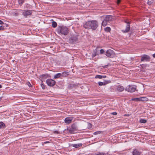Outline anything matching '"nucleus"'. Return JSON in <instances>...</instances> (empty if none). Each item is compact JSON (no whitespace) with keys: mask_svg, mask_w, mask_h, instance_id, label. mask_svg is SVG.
Segmentation results:
<instances>
[{"mask_svg":"<svg viewBox=\"0 0 155 155\" xmlns=\"http://www.w3.org/2000/svg\"><path fill=\"white\" fill-rule=\"evenodd\" d=\"M29 85H31V84H30V83H29Z\"/></svg>","mask_w":155,"mask_h":155,"instance_id":"nucleus-48","label":"nucleus"},{"mask_svg":"<svg viewBox=\"0 0 155 155\" xmlns=\"http://www.w3.org/2000/svg\"><path fill=\"white\" fill-rule=\"evenodd\" d=\"M102 133V131H96V132H94L93 133V134L94 135H97L98 134H101Z\"/></svg>","mask_w":155,"mask_h":155,"instance_id":"nucleus-27","label":"nucleus"},{"mask_svg":"<svg viewBox=\"0 0 155 155\" xmlns=\"http://www.w3.org/2000/svg\"><path fill=\"white\" fill-rule=\"evenodd\" d=\"M100 54H103L104 52V49H101L100 50Z\"/></svg>","mask_w":155,"mask_h":155,"instance_id":"nucleus-33","label":"nucleus"},{"mask_svg":"<svg viewBox=\"0 0 155 155\" xmlns=\"http://www.w3.org/2000/svg\"><path fill=\"white\" fill-rule=\"evenodd\" d=\"M112 19V16L110 15L106 16L102 22V25L104 26H105L107 25V23L111 21Z\"/></svg>","mask_w":155,"mask_h":155,"instance_id":"nucleus-3","label":"nucleus"},{"mask_svg":"<svg viewBox=\"0 0 155 155\" xmlns=\"http://www.w3.org/2000/svg\"><path fill=\"white\" fill-rule=\"evenodd\" d=\"M132 154L133 155H140V153L138 150L135 149L133 151Z\"/></svg>","mask_w":155,"mask_h":155,"instance_id":"nucleus-15","label":"nucleus"},{"mask_svg":"<svg viewBox=\"0 0 155 155\" xmlns=\"http://www.w3.org/2000/svg\"><path fill=\"white\" fill-rule=\"evenodd\" d=\"M43 87H44V86H43V87H42V88L44 89V88H43Z\"/></svg>","mask_w":155,"mask_h":155,"instance_id":"nucleus-51","label":"nucleus"},{"mask_svg":"<svg viewBox=\"0 0 155 155\" xmlns=\"http://www.w3.org/2000/svg\"><path fill=\"white\" fill-rule=\"evenodd\" d=\"M140 122L141 123H145L147 122V120L145 119H141L140 120Z\"/></svg>","mask_w":155,"mask_h":155,"instance_id":"nucleus-28","label":"nucleus"},{"mask_svg":"<svg viewBox=\"0 0 155 155\" xmlns=\"http://www.w3.org/2000/svg\"><path fill=\"white\" fill-rule=\"evenodd\" d=\"M57 31L59 34L66 35L69 33V29L66 26L63 25L60 26L58 27Z\"/></svg>","mask_w":155,"mask_h":155,"instance_id":"nucleus-2","label":"nucleus"},{"mask_svg":"<svg viewBox=\"0 0 155 155\" xmlns=\"http://www.w3.org/2000/svg\"><path fill=\"white\" fill-rule=\"evenodd\" d=\"M95 155H105V154L104 153L98 152V153Z\"/></svg>","mask_w":155,"mask_h":155,"instance_id":"nucleus-31","label":"nucleus"},{"mask_svg":"<svg viewBox=\"0 0 155 155\" xmlns=\"http://www.w3.org/2000/svg\"><path fill=\"white\" fill-rule=\"evenodd\" d=\"M48 75L47 74H42L41 76L42 77H45L46 78H47L48 77Z\"/></svg>","mask_w":155,"mask_h":155,"instance_id":"nucleus-30","label":"nucleus"},{"mask_svg":"<svg viewBox=\"0 0 155 155\" xmlns=\"http://www.w3.org/2000/svg\"><path fill=\"white\" fill-rule=\"evenodd\" d=\"M48 85L49 86L52 87L54 85L56 82L55 81L51 79H48L46 81Z\"/></svg>","mask_w":155,"mask_h":155,"instance_id":"nucleus-6","label":"nucleus"},{"mask_svg":"<svg viewBox=\"0 0 155 155\" xmlns=\"http://www.w3.org/2000/svg\"><path fill=\"white\" fill-rule=\"evenodd\" d=\"M3 23H4L2 21L0 20V24H2Z\"/></svg>","mask_w":155,"mask_h":155,"instance_id":"nucleus-38","label":"nucleus"},{"mask_svg":"<svg viewBox=\"0 0 155 155\" xmlns=\"http://www.w3.org/2000/svg\"><path fill=\"white\" fill-rule=\"evenodd\" d=\"M29 85H31V84H30V83H29Z\"/></svg>","mask_w":155,"mask_h":155,"instance_id":"nucleus-47","label":"nucleus"},{"mask_svg":"<svg viewBox=\"0 0 155 155\" xmlns=\"http://www.w3.org/2000/svg\"><path fill=\"white\" fill-rule=\"evenodd\" d=\"M106 77V76H102V78H105Z\"/></svg>","mask_w":155,"mask_h":155,"instance_id":"nucleus-40","label":"nucleus"},{"mask_svg":"<svg viewBox=\"0 0 155 155\" xmlns=\"http://www.w3.org/2000/svg\"><path fill=\"white\" fill-rule=\"evenodd\" d=\"M69 131V132L70 133V134H74L75 133V131H76L75 130H74L73 128H72L71 127V128L70 129H68V130Z\"/></svg>","mask_w":155,"mask_h":155,"instance_id":"nucleus-20","label":"nucleus"},{"mask_svg":"<svg viewBox=\"0 0 155 155\" xmlns=\"http://www.w3.org/2000/svg\"><path fill=\"white\" fill-rule=\"evenodd\" d=\"M107 66H108L107 65H105V66H103V67L104 68H107Z\"/></svg>","mask_w":155,"mask_h":155,"instance_id":"nucleus-42","label":"nucleus"},{"mask_svg":"<svg viewBox=\"0 0 155 155\" xmlns=\"http://www.w3.org/2000/svg\"><path fill=\"white\" fill-rule=\"evenodd\" d=\"M104 30L105 31L109 32L110 31L111 29L109 27H107L104 28Z\"/></svg>","mask_w":155,"mask_h":155,"instance_id":"nucleus-25","label":"nucleus"},{"mask_svg":"<svg viewBox=\"0 0 155 155\" xmlns=\"http://www.w3.org/2000/svg\"><path fill=\"white\" fill-rule=\"evenodd\" d=\"M43 87H44V86H43V87H42V88L44 89V88H43Z\"/></svg>","mask_w":155,"mask_h":155,"instance_id":"nucleus-49","label":"nucleus"},{"mask_svg":"<svg viewBox=\"0 0 155 155\" xmlns=\"http://www.w3.org/2000/svg\"><path fill=\"white\" fill-rule=\"evenodd\" d=\"M5 127V124L2 122H0V128H4Z\"/></svg>","mask_w":155,"mask_h":155,"instance_id":"nucleus-23","label":"nucleus"},{"mask_svg":"<svg viewBox=\"0 0 155 155\" xmlns=\"http://www.w3.org/2000/svg\"><path fill=\"white\" fill-rule=\"evenodd\" d=\"M140 100L141 101H148V99L146 97H141Z\"/></svg>","mask_w":155,"mask_h":155,"instance_id":"nucleus-21","label":"nucleus"},{"mask_svg":"<svg viewBox=\"0 0 155 155\" xmlns=\"http://www.w3.org/2000/svg\"><path fill=\"white\" fill-rule=\"evenodd\" d=\"M82 143H79L78 144H71V146L75 148H78L82 146Z\"/></svg>","mask_w":155,"mask_h":155,"instance_id":"nucleus-14","label":"nucleus"},{"mask_svg":"<svg viewBox=\"0 0 155 155\" xmlns=\"http://www.w3.org/2000/svg\"><path fill=\"white\" fill-rule=\"evenodd\" d=\"M110 114L114 115H117V113L116 112H113L111 113H110Z\"/></svg>","mask_w":155,"mask_h":155,"instance_id":"nucleus-34","label":"nucleus"},{"mask_svg":"<svg viewBox=\"0 0 155 155\" xmlns=\"http://www.w3.org/2000/svg\"><path fill=\"white\" fill-rule=\"evenodd\" d=\"M43 87H44V86H43V87H42V88L44 89V88H43Z\"/></svg>","mask_w":155,"mask_h":155,"instance_id":"nucleus-50","label":"nucleus"},{"mask_svg":"<svg viewBox=\"0 0 155 155\" xmlns=\"http://www.w3.org/2000/svg\"><path fill=\"white\" fill-rule=\"evenodd\" d=\"M78 36L77 35H73L69 39L70 43L73 44L76 42L78 41Z\"/></svg>","mask_w":155,"mask_h":155,"instance_id":"nucleus-7","label":"nucleus"},{"mask_svg":"<svg viewBox=\"0 0 155 155\" xmlns=\"http://www.w3.org/2000/svg\"><path fill=\"white\" fill-rule=\"evenodd\" d=\"M153 2V0H148L147 4L148 5H151Z\"/></svg>","mask_w":155,"mask_h":155,"instance_id":"nucleus-26","label":"nucleus"},{"mask_svg":"<svg viewBox=\"0 0 155 155\" xmlns=\"http://www.w3.org/2000/svg\"><path fill=\"white\" fill-rule=\"evenodd\" d=\"M13 16H17L19 15V13L17 12H13L12 13Z\"/></svg>","mask_w":155,"mask_h":155,"instance_id":"nucleus-24","label":"nucleus"},{"mask_svg":"<svg viewBox=\"0 0 155 155\" xmlns=\"http://www.w3.org/2000/svg\"><path fill=\"white\" fill-rule=\"evenodd\" d=\"M61 74L62 77H67L69 75V73L68 72H63Z\"/></svg>","mask_w":155,"mask_h":155,"instance_id":"nucleus-19","label":"nucleus"},{"mask_svg":"<svg viewBox=\"0 0 155 155\" xmlns=\"http://www.w3.org/2000/svg\"><path fill=\"white\" fill-rule=\"evenodd\" d=\"M4 30V28L3 26H0V30Z\"/></svg>","mask_w":155,"mask_h":155,"instance_id":"nucleus-36","label":"nucleus"},{"mask_svg":"<svg viewBox=\"0 0 155 155\" xmlns=\"http://www.w3.org/2000/svg\"><path fill=\"white\" fill-rule=\"evenodd\" d=\"M43 87H44V86H43V87H42V88L44 89V88H43Z\"/></svg>","mask_w":155,"mask_h":155,"instance_id":"nucleus-52","label":"nucleus"},{"mask_svg":"<svg viewBox=\"0 0 155 155\" xmlns=\"http://www.w3.org/2000/svg\"><path fill=\"white\" fill-rule=\"evenodd\" d=\"M137 98H132L131 99V100L133 101H137Z\"/></svg>","mask_w":155,"mask_h":155,"instance_id":"nucleus-35","label":"nucleus"},{"mask_svg":"<svg viewBox=\"0 0 155 155\" xmlns=\"http://www.w3.org/2000/svg\"><path fill=\"white\" fill-rule=\"evenodd\" d=\"M150 57L149 56L147 55L144 54L142 57L141 61H150Z\"/></svg>","mask_w":155,"mask_h":155,"instance_id":"nucleus-9","label":"nucleus"},{"mask_svg":"<svg viewBox=\"0 0 155 155\" xmlns=\"http://www.w3.org/2000/svg\"><path fill=\"white\" fill-rule=\"evenodd\" d=\"M95 78L101 79L102 78V76L101 75H97L95 76Z\"/></svg>","mask_w":155,"mask_h":155,"instance_id":"nucleus-29","label":"nucleus"},{"mask_svg":"<svg viewBox=\"0 0 155 155\" xmlns=\"http://www.w3.org/2000/svg\"><path fill=\"white\" fill-rule=\"evenodd\" d=\"M2 97H0V101L2 99Z\"/></svg>","mask_w":155,"mask_h":155,"instance_id":"nucleus-44","label":"nucleus"},{"mask_svg":"<svg viewBox=\"0 0 155 155\" xmlns=\"http://www.w3.org/2000/svg\"><path fill=\"white\" fill-rule=\"evenodd\" d=\"M141 97L137 98V101H141Z\"/></svg>","mask_w":155,"mask_h":155,"instance_id":"nucleus-37","label":"nucleus"},{"mask_svg":"<svg viewBox=\"0 0 155 155\" xmlns=\"http://www.w3.org/2000/svg\"><path fill=\"white\" fill-rule=\"evenodd\" d=\"M105 55L108 57L113 58L114 57L115 54L113 51L109 49L106 51Z\"/></svg>","mask_w":155,"mask_h":155,"instance_id":"nucleus-5","label":"nucleus"},{"mask_svg":"<svg viewBox=\"0 0 155 155\" xmlns=\"http://www.w3.org/2000/svg\"><path fill=\"white\" fill-rule=\"evenodd\" d=\"M109 83V81H107V82H98V84L100 86H102L105 85L108 83Z\"/></svg>","mask_w":155,"mask_h":155,"instance_id":"nucleus-18","label":"nucleus"},{"mask_svg":"<svg viewBox=\"0 0 155 155\" xmlns=\"http://www.w3.org/2000/svg\"><path fill=\"white\" fill-rule=\"evenodd\" d=\"M48 142H47V141H46V142H45L44 143H48Z\"/></svg>","mask_w":155,"mask_h":155,"instance_id":"nucleus-46","label":"nucleus"},{"mask_svg":"<svg viewBox=\"0 0 155 155\" xmlns=\"http://www.w3.org/2000/svg\"><path fill=\"white\" fill-rule=\"evenodd\" d=\"M153 58H155V53L153 55Z\"/></svg>","mask_w":155,"mask_h":155,"instance_id":"nucleus-41","label":"nucleus"},{"mask_svg":"<svg viewBox=\"0 0 155 155\" xmlns=\"http://www.w3.org/2000/svg\"><path fill=\"white\" fill-rule=\"evenodd\" d=\"M83 26L86 29H91L93 30H95L97 27L98 23L97 21L95 20L89 21L84 24Z\"/></svg>","mask_w":155,"mask_h":155,"instance_id":"nucleus-1","label":"nucleus"},{"mask_svg":"<svg viewBox=\"0 0 155 155\" xmlns=\"http://www.w3.org/2000/svg\"><path fill=\"white\" fill-rule=\"evenodd\" d=\"M71 127L73 128L74 130L75 131H77L78 130V127L76 124L74 123L72 125Z\"/></svg>","mask_w":155,"mask_h":155,"instance_id":"nucleus-16","label":"nucleus"},{"mask_svg":"<svg viewBox=\"0 0 155 155\" xmlns=\"http://www.w3.org/2000/svg\"><path fill=\"white\" fill-rule=\"evenodd\" d=\"M19 4L21 5L24 2V1L23 0H18Z\"/></svg>","mask_w":155,"mask_h":155,"instance_id":"nucleus-32","label":"nucleus"},{"mask_svg":"<svg viewBox=\"0 0 155 155\" xmlns=\"http://www.w3.org/2000/svg\"><path fill=\"white\" fill-rule=\"evenodd\" d=\"M2 87V86L1 84H0V88Z\"/></svg>","mask_w":155,"mask_h":155,"instance_id":"nucleus-45","label":"nucleus"},{"mask_svg":"<svg viewBox=\"0 0 155 155\" xmlns=\"http://www.w3.org/2000/svg\"><path fill=\"white\" fill-rule=\"evenodd\" d=\"M130 28V25L129 23H127L126 26V28L125 30H123L122 31L123 33H126L128 32Z\"/></svg>","mask_w":155,"mask_h":155,"instance_id":"nucleus-11","label":"nucleus"},{"mask_svg":"<svg viewBox=\"0 0 155 155\" xmlns=\"http://www.w3.org/2000/svg\"><path fill=\"white\" fill-rule=\"evenodd\" d=\"M73 119V117H66L64 119V122L67 124H69L71 122Z\"/></svg>","mask_w":155,"mask_h":155,"instance_id":"nucleus-10","label":"nucleus"},{"mask_svg":"<svg viewBox=\"0 0 155 155\" xmlns=\"http://www.w3.org/2000/svg\"><path fill=\"white\" fill-rule=\"evenodd\" d=\"M124 87L122 86L118 85L117 86V89L119 92H121L124 90Z\"/></svg>","mask_w":155,"mask_h":155,"instance_id":"nucleus-13","label":"nucleus"},{"mask_svg":"<svg viewBox=\"0 0 155 155\" xmlns=\"http://www.w3.org/2000/svg\"><path fill=\"white\" fill-rule=\"evenodd\" d=\"M120 2V0H117V3L119 4Z\"/></svg>","mask_w":155,"mask_h":155,"instance_id":"nucleus-39","label":"nucleus"},{"mask_svg":"<svg viewBox=\"0 0 155 155\" xmlns=\"http://www.w3.org/2000/svg\"><path fill=\"white\" fill-rule=\"evenodd\" d=\"M61 76V73H58L55 74L54 76V79H56L59 78Z\"/></svg>","mask_w":155,"mask_h":155,"instance_id":"nucleus-17","label":"nucleus"},{"mask_svg":"<svg viewBox=\"0 0 155 155\" xmlns=\"http://www.w3.org/2000/svg\"><path fill=\"white\" fill-rule=\"evenodd\" d=\"M32 10H27L24 11L22 13V15L25 18H27L28 16H30L32 15Z\"/></svg>","mask_w":155,"mask_h":155,"instance_id":"nucleus-8","label":"nucleus"},{"mask_svg":"<svg viewBox=\"0 0 155 155\" xmlns=\"http://www.w3.org/2000/svg\"><path fill=\"white\" fill-rule=\"evenodd\" d=\"M54 133H55L56 134H58V131H54Z\"/></svg>","mask_w":155,"mask_h":155,"instance_id":"nucleus-43","label":"nucleus"},{"mask_svg":"<svg viewBox=\"0 0 155 155\" xmlns=\"http://www.w3.org/2000/svg\"><path fill=\"white\" fill-rule=\"evenodd\" d=\"M99 54V50L98 48H97L94 50L93 51V53L92 55V58H94L96 56L98 55Z\"/></svg>","mask_w":155,"mask_h":155,"instance_id":"nucleus-12","label":"nucleus"},{"mask_svg":"<svg viewBox=\"0 0 155 155\" xmlns=\"http://www.w3.org/2000/svg\"><path fill=\"white\" fill-rule=\"evenodd\" d=\"M52 26L53 27L55 28H56L57 26V23L54 21H53L52 22Z\"/></svg>","mask_w":155,"mask_h":155,"instance_id":"nucleus-22","label":"nucleus"},{"mask_svg":"<svg viewBox=\"0 0 155 155\" xmlns=\"http://www.w3.org/2000/svg\"><path fill=\"white\" fill-rule=\"evenodd\" d=\"M136 89V86L134 85H129L125 88V90L129 92H133Z\"/></svg>","mask_w":155,"mask_h":155,"instance_id":"nucleus-4","label":"nucleus"}]
</instances>
